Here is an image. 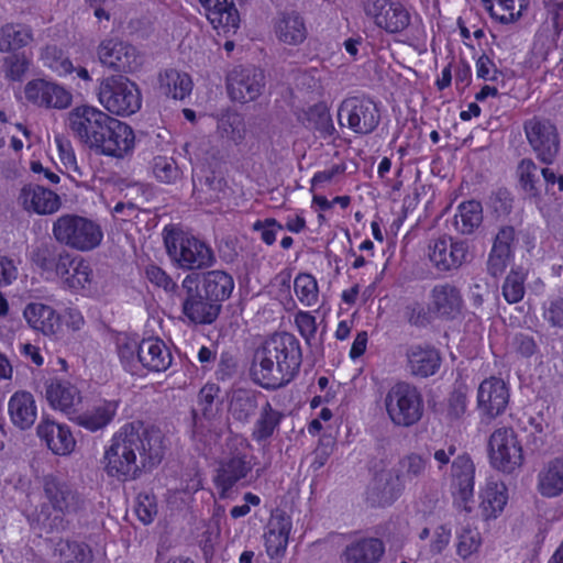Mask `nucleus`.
<instances>
[{"instance_id":"obj_9","label":"nucleus","mask_w":563,"mask_h":563,"mask_svg":"<svg viewBox=\"0 0 563 563\" xmlns=\"http://www.w3.org/2000/svg\"><path fill=\"white\" fill-rule=\"evenodd\" d=\"M176 296L180 301L181 312L192 323L210 324L221 311V305L201 290L198 273L185 276Z\"/></svg>"},{"instance_id":"obj_32","label":"nucleus","mask_w":563,"mask_h":563,"mask_svg":"<svg viewBox=\"0 0 563 563\" xmlns=\"http://www.w3.org/2000/svg\"><path fill=\"white\" fill-rule=\"evenodd\" d=\"M206 11V16L216 30L230 32L239 26L238 10L228 0H199Z\"/></svg>"},{"instance_id":"obj_46","label":"nucleus","mask_w":563,"mask_h":563,"mask_svg":"<svg viewBox=\"0 0 563 563\" xmlns=\"http://www.w3.org/2000/svg\"><path fill=\"white\" fill-rule=\"evenodd\" d=\"M92 271L81 257L74 255V263L68 274L60 276L64 285L73 290L85 288L91 282Z\"/></svg>"},{"instance_id":"obj_5","label":"nucleus","mask_w":563,"mask_h":563,"mask_svg":"<svg viewBox=\"0 0 563 563\" xmlns=\"http://www.w3.org/2000/svg\"><path fill=\"white\" fill-rule=\"evenodd\" d=\"M164 245L170 262L183 271H202L217 262L212 247L203 240L177 227L163 231Z\"/></svg>"},{"instance_id":"obj_11","label":"nucleus","mask_w":563,"mask_h":563,"mask_svg":"<svg viewBox=\"0 0 563 563\" xmlns=\"http://www.w3.org/2000/svg\"><path fill=\"white\" fill-rule=\"evenodd\" d=\"M379 111L376 103L365 97L344 99L338 110V121L341 126H347L356 134H368L379 123Z\"/></svg>"},{"instance_id":"obj_21","label":"nucleus","mask_w":563,"mask_h":563,"mask_svg":"<svg viewBox=\"0 0 563 563\" xmlns=\"http://www.w3.org/2000/svg\"><path fill=\"white\" fill-rule=\"evenodd\" d=\"M509 402V390L506 383L497 377H490L479 384L477 390V407L489 418L501 415Z\"/></svg>"},{"instance_id":"obj_40","label":"nucleus","mask_w":563,"mask_h":563,"mask_svg":"<svg viewBox=\"0 0 563 563\" xmlns=\"http://www.w3.org/2000/svg\"><path fill=\"white\" fill-rule=\"evenodd\" d=\"M33 40V31L29 25L7 23L0 27V52L18 51L29 45Z\"/></svg>"},{"instance_id":"obj_31","label":"nucleus","mask_w":563,"mask_h":563,"mask_svg":"<svg viewBox=\"0 0 563 563\" xmlns=\"http://www.w3.org/2000/svg\"><path fill=\"white\" fill-rule=\"evenodd\" d=\"M8 411L11 422L20 430L30 429L37 418L35 399L29 391L14 393L9 400Z\"/></svg>"},{"instance_id":"obj_51","label":"nucleus","mask_w":563,"mask_h":563,"mask_svg":"<svg viewBox=\"0 0 563 563\" xmlns=\"http://www.w3.org/2000/svg\"><path fill=\"white\" fill-rule=\"evenodd\" d=\"M153 173L157 180L165 184H175L181 176V172L173 158L156 157L153 164Z\"/></svg>"},{"instance_id":"obj_22","label":"nucleus","mask_w":563,"mask_h":563,"mask_svg":"<svg viewBox=\"0 0 563 563\" xmlns=\"http://www.w3.org/2000/svg\"><path fill=\"white\" fill-rule=\"evenodd\" d=\"M405 484L396 470L377 471L367 490L373 505L385 506L394 503L402 493Z\"/></svg>"},{"instance_id":"obj_14","label":"nucleus","mask_w":563,"mask_h":563,"mask_svg":"<svg viewBox=\"0 0 563 563\" xmlns=\"http://www.w3.org/2000/svg\"><path fill=\"white\" fill-rule=\"evenodd\" d=\"M428 256L437 271H456L470 261V244L444 234L429 242Z\"/></svg>"},{"instance_id":"obj_48","label":"nucleus","mask_w":563,"mask_h":563,"mask_svg":"<svg viewBox=\"0 0 563 563\" xmlns=\"http://www.w3.org/2000/svg\"><path fill=\"white\" fill-rule=\"evenodd\" d=\"M294 290L299 301L306 306L311 307L318 302V284L316 278L310 274H299L294 280Z\"/></svg>"},{"instance_id":"obj_53","label":"nucleus","mask_w":563,"mask_h":563,"mask_svg":"<svg viewBox=\"0 0 563 563\" xmlns=\"http://www.w3.org/2000/svg\"><path fill=\"white\" fill-rule=\"evenodd\" d=\"M309 122L323 139L331 137L335 133L330 112L324 107H314L309 112Z\"/></svg>"},{"instance_id":"obj_56","label":"nucleus","mask_w":563,"mask_h":563,"mask_svg":"<svg viewBox=\"0 0 563 563\" xmlns=\"http://www.w3.org/2000/svg\"><path fill=\"white\" fill-rule=\"evenodd\" d=\"M44 59L45 65L58 76L71 74L75 70L69 58L63 56L62 52H59L55 46L46 47Z\"/></svg>"},{"instance_id":"obj_44","label":"nucleus","mask_w":563,"mask_h":563,"mask_svg":"<svg viewBox=\"0 0 563 563\" xmlns=\"http://www.w3.org/2000/svg\"><path fill=\"white\" fill-rule=\"evenodd\" d=\"M492 16L501 23H510L518 20L527 8V0H482Z\"/></svg>"},{"instance_id":"obj_17","label":"nucleus","mask_w":563,"mask_h":563,"mask_svg":"<svg viewBox=\"0 0 563 563\" xmlns=\"http://www.w3.org/2000/svg\"><path fill=\"white\" fill-rule=\"evenodd\" d=\"M264 73L254 66H236L228 76L230 97L240 102L255 100L264 88Z\"/></svg>"},{"instance_id":"obj_15","label":"nucleus","mask_w":563,"mask_h":563,"mask_svg":"<svg viewBox=\"0 0 563 563\" xmlns=\"http://www.w3.org/2000/svg\"><path fill=\"white\" fill-rule=\"evenodd\" d=\"M492 465L505 473H511L522 463V449L512 428L500 427L489 438Z\"/></svg>"},{"instance_id":"obj_12","label":"nucleus","mask_w":563,"mask_h":563,"mask_svg":"<svg viewBox=\"0 0 563 563\" xmlns=\"http://www.w3.org/2000/svg\"><path fill=\"white\" fill-rule=\"evenodd\" d=\"M134 146V133L126 123L109 117L90 151L96 154L122 158Z\"/></svg>"},{"instance_id":"obj_54","label":"nucleus","mask_w":563,"mask_h":563,"mask_svg":"<svg viewBox=\"0 0 563 563\" xmlns=\"http://www.w3.org/2000/svg\"><path fill=\"white\" fill-rule=\"evenodd\" d=\"M219 391L214 384L205 385L198 394V408L195 410L203 415L219 416V408L214 402Z\"/></svg>"},{"instance_id":"obj_55","label":"nucleus","mask_w":563,"mask_h":563,"mask_svg":"<svg viewBox=\"0 0 563 563\" xmlns=\"http://www.w3.org/2000/svg\"><path fill=\"white\" fill-rule=\"evenodd\" d=\"M467 408V396L463 387L455 388L448 398L446 418L451 421L461 420Z\"/></svg>"},{"instance_id":"obj_35","label":"nucleus","mask_w":563,"mask_h":563,"mask_svg":"<svg viewBox=\"0 0 563 563\" xmlns=\"http://www.w3.org/2000/svg\"><path fill=\"white\" fill-rule=\"evenodd\" d=\"M118 410V401L99 400L91 408L78 415L75 421L78 426L96 432L104 429L114 419Z\"/></svg>"},{"instance_id":"obj_10","label":"nucleus","mask_w":563,"mask_h":563,"mask_svg":"<svg viewBox=\"0 0 563 563\" xmlns=\"http://www.w3.org/2000/svg\"><path fill=\"white\" fill-rule=\"evenodd\" d=\"M523 130L539 162L544 165L553 164L561 150L556 126L549 119L534 117L525 122Z\"/></svg>"},{"instance_id":"obj_42","label":"nucleus","mask_w":563,"mask_h":563,"mask_svg":"<svg viewBox=\"0 0 563 563\" xmlns=\"http://www.w3.org/2000/svg\"><path fill=\"white\" fill-rule=\"evenodd\" d=\"M46 399L53 408L68 412L79 401V394L68 382L54 380L46 387Z\"/></svg>"},{"instance_id":"obj_58","label":"nucleus","mask_w":563,"mask_h":563,"mask_svg":"<svg viewBox=\"0 0 563 563\" xmlns=\"http://www.w3.org/2000/svg\"><path fill=\"white\" fill-rule=\"evenodd\" d=\"M219 416H209L192 410V434L200 440L207 439L218 427Z\"/></svg>"},{"instance_id":"obj_41","label":"nucleus","mask_w":563,"mask_h":563,"mask_svg":"<svg viewBox=\"0 0 563 563\" xmlns=\"http://www.w3.org/2000/svg\"><path fill=\"white\" fill-rule=\"evenodd\" d=\"M191 88V78L186 73L167 69L159 76V89L166 97L183 100L190 93Z\"/></svg>"},{"instance_id":"obj_61","label":"nucleus","mask_w":563,"mask_h":563,"mask_svg":"<svg viewBox=\"0 0 563 563\" xmlns=\"http://www.w3.org/2000/svg\"><path fill=\"white\" fill-rule=\"evenodd\" d=\"M58 246L53 243H42L36 246L31 253V262L42 273H46L47 268L54 260V255L57 252Z\"/></svg>"},{"instance_id":"obj_6","label":"nucleus","mask_w":563,"mask_h":563,"mask_svg":"<svg viewBox=\"0 0 563 563\" xmlns=\"http://www.w3.org/2000/svg\"><path fill=\"white\" fill-rule=\"evenodd\" d=\"M52 234L60 245L79 252L97 249L103 239V231L98 222L76 213L59 216L53 222Z\"/></svg>"},{"instance_id":"obj_60","label":"nucleus","mask_w":563,"mask_h":563,"mask_svg":"<svg viewBox=\"0 0 563 563\" xmlns=\"http://www.w3.org/2000/svg\"><path fill=\"white\" fill-rule=\"evenodd\" d=\"M29 60L24 55H10L3 60L5 77L13 81H20L29 69Z\"/></svg>"},{"instance_id":"obj_47","label":"nucleus","mask_w":563,"mask_h":563,"mask_svg":"<svg viewBox=\"0 0 563 563\" xmlns=\"http://www.w3.org/2000/svg\"><path fill=\"white\" fill-rule=\"evenodd\" d=\"M482 542V536L476 528L468 525L462 527L456 534V554L466 560L479 550Z\"/></svg>"},{"instance_id":"obj_34","label":"nucleus","mask_w":563,"mask_h":563,"mask_svg":"<svg viewBox=\"0 0 563 563\" xmlns=\"http://www.w3.org/2000/svg\"><path fill=\"white\" fill-rule=\"evenodd\" d=\"M291 520L285 514L273 515L265 533L266 552L271 558L283 554L287 548Z\"/></svg>"},{"instance_id":"obj_1","label":"nucleus","mask_w":563,"mask_h":563,"mask_svg":"<svg viewBox=\"0 0 563 563\" xmlns=\"http://www.w3.org/2000/svg\"><path fill=\"white\" fill-rule=\"evenodd\" d=\"M164 455L163 435L141 421L122 426L111 438L103 454V470L108 476L128 482L157 465Z\"/></svg>"},{"instance_id":"obj_37","label":"nucleus","mask_w":563,"mask_h":563,"mask_svg":"<svg viewBox=\"0 0 563 563\" xmlns=\"http://www.w3.org/2000/svg\"><path fill=\"white\" fill-rule=\"evenodd\" d=\"M538 490L544 497L563 493V457L549 461L538 474Z\"/></svg>"},{"instance_id":"obj_16","label":"nucleus","mask_w":563,"mask_h":563,"mask_svg":"<svg viewBox=\"0 0 563 563\" xmlns=\"http://www.w3.org/2000/svg\"><path fill=\"white\" fill-rule=\"evenodd\" d=\"M363 8L366 16L372 19L376 26L389 34L400 33L410 25V13L399 2L364 0Z\"/></svg>"},{"instance_id":"obj_36","label":"nucleus","mask_w":563,"mask_h":563,"mask_svg":"<svg viewBox=\"0 0 563 563\" xmlns=\"http://www.w3.org/2000/svg\"><path fill=\"white\" fill-rule=\"evenodd\" d=\"M284 413L275 409L268 400L260 407L258 415L253 423L251 437L257 443L269 441L278 431Z\"/></svg>"},{"instance_id":"obj_50","label":"nucleus","mask_w":563,"mask_h":563,"mask_svg":"<svg viewBox=\"0 0 563 563\" xmlns=\"http://www.w3.org/2000/svg\"><path fill=\"white\" fill-rule=\"evenodd\" d=\"M427 462L421 455L411 453L399 460L398 472L401 476L402 483L411 482L420 477L426 471Z\"/></svg>"},{"instance_id":"obj_20","label":"nucleus","mask_w":563,"mask_h":563,"mask_svg":"<svg viewBox=\"0 0 563 563\" xmlns=\"http://www.w3.org/2000/svg\"><path fill=\"white\" fill-rule=\"evenodd\" d=\"M25 99L38 107L66 109L73 96L64 87L45 79H33L24 87Z\"/></svg>"},{"instance_id":"obj_43","label":"nucleus","mask_w":563,"mask_h":563,"mask_svg":"<svg viewBox=\"0 0 563 563\" xmlns=\"http://www.w3.org/2000/svg\"><path fill=\"white\" fill-rule=\"evenodd\" d=\"M516 174L519 185L529 198H537L541 194V168L532 158H522L517 166Z\"/></svg>"},{"instance_id":"obj_57","label":"nucleus","mask_w":563,"mask_h":563,"mask_svg":"<svg viewBox=\"0 0 563 563\" xmlns=\"http://www.w3.org/2000/svg\"><path fill=\"white\" fill-rule=\"evenodd\" d=\"M144 274L148 282L157 287H162L166 292L176 296L179 290L180 286H178L165 271L156 265H147Z\"/></svg>"},{"instance_id":"obj_2","label":"nucleus","mask_w":563,"mask_h":563,"mask_svg":"<svg viewBox=\"0 0 563 563\" xmlns=\"http://www.w3.org/2000/svg\"><path fill=\"white\" fill-rule=\"evenodd\" d=\"M301 362L299 340L291 333L277 332L255 349L250 375L261 387L278 389L295 378Z\"/></svg>"},{"instance_id":"obj_27","label":"nucleus","mask_w":563,"mask_h":563,"mask_svg":"<svg viewBox=\"0 0 563 563\" xmlns=\"http://www.w3.org/2000/svg\"><path fill=\"white\" fill-rule=\"evenodd\" d=\"M407 366L413 376L434 375L441 365L439 351L429 344H412L406 351Z\"/></svg>"},{"instance_id":"obj_24","label":"nucleus","mask_w":563,"mask_h":563,"mask_svg":"<svg viewBox=\"0 0 563 563\" xmlns=\"http://www.w3.org/2000/svg\"><path fill=\"white\" fill-rule=\"evenodd\" d=\"M475 467L467 455L457 456L452 463V488L456 501L464 510L471 511L470 500L474 492Z\"/></svg>"},{"instance_id":"obj_64","label":"nucleus","mask_w":563,"mask_h":563,"mask_svg":"<svg viewBox=\"0 0 563 563\" xmlns=\"http://www.w3.org/2000/svg\"><path fill=\"white\" fill-rule=\"evenodd\" d=\"M295 323L306 343L311 345L317 332L316 318L310 312L299 311L295 316Z\"/></svg>"},{"instance_id":"obj_49","label":"nucleus","mask_w":563,"mask_h":563,"mask_svg":"<svg viewBox=\"0 0 563 563\" xmlns=\"http://www.w3.org/2000/svg\"><path fill=\"white\" fill-rule=\"evenodd\" d=\"M526 274L521 269H511L503 285V295L509 303L519 302L525 295Z\"/></svg>"},{"instance_id":"obj_52","label":"nucleus","mask_w":563,"mask_h":563,"mask_svg":"<svg viewBox=\"0 0 563 563\" xmlns=\"http://www.w3.org/2000/svg\"><path fill=\"white\" fill-rule=\"evenodd\" d=\"M218 129L222 136L235 143L240 142L244 136L243 119L236 113L223 115L219 120Z\"/></svg>"},{"instance_id":"obj_63","label":"nucleus","mask_w":563,"mask_h":563,"mask_svg":"<svg viewBox=\"0 0 563 563\" xmlns=\"http://www.w3.org/2000/svg\"><path fill=\"white\" fill-rule=\"evenodd\" d=\"M57 141L59 156L65 168L68 170L73 179L82 177L84 173L77 164L76 156L71 145L68 142Z\"/></svg>"},{"instance_id":"obj_59","label":"nucleus","mask_w":563,"mask_h":563,"mask_svg":"<svg viewBox=\"0 0 563 563\" xmlns=\"http://www.w3.org/2000/svg\"><path fill=\"white\" fill-rule=\"evenodd\" d=\"M543 319L552 328H563V297L553 296L548 298L543 303Z\"/></svg>"},{"instance_id":"obj_33","label":"nucleus","mask_w":563,"mask_h":563,"mask_svg":"<svg viewBox=\"0 0 563 563\" xmlns=\"http://www.w3.org/2000/svg\"><path fill=\"white\" fill-rule=\"evenodd\" d=\"M199 285L214 302L220 303L230 298L234 289L233 277L220 269L209 271L202 274L198 273Z\"/></svg>"},{"instance_id":"obj_30","label":"nucleus","mask_w":563,"mask_h":563,"mask_svg":"<svg viewBox=\"0 0 563 563\" xmlns=\"http://www.w3.org/2000/svg\"><path fill=\"white\" fill-rule=\"evenodd\" d=\"M479 511L485 520L497 518L504 510L507 500V488L503 482L488 479L479 492Z\"/></svg>"},{"instance_id":"obj_13","label":"nucleus","mask_w":563,"mask_h":563,"mask_svg":"<svg viewBox=\"0 0 563 563\" xmlns=\"http://www.w3.org/2000/svg\"><path fill=\"white\" fill-rule=\"evenodd\" d=\"M109 113L89 104L77 106L68 112L66 124L70 133L87 148L91 150Z\"/></svg>"},{"instance_id":"obj_4","label":"nucleus","mask_w":563,"mask_h":563,"mask_svg":"<svg viewBox=\"0 0 563 563\" xmlns=\"http://www.w3.org/2000/svg\"><path fill=\"white\" fill-rule=\"evenodd\" d=\"M251 448L247 439L241 434H232L227 439L224 455L212 478L220 499H232L241 487L249 485L254 466Z\"/></svg>"},{"instance_id":"obj_3","label":"nucleus","mask_w":563,"mask_h":563,"mask_svg":"<svg viewBox=\"0 0 563 563\" xmlns=\"http://www.w3.org/2000/svg\"><path fill=\"white\" fill-rule=\"evenodd\" d=\"M42 487L46 503L33 515L31 525L45 533L66 530L69 525L67 516L84 507L82 496L68 481L54 474L43 477Z\"/></svg>"},{"instance_id":"obj_39","label":"nucleus","mask_w":563,"mask_h":563,"mask_svg":"<svg viewBox=\"0 0 563 563\" xmlns=\"http://www.w3.org/2000/svg\"><path fill=\"white\" fill-rule=\"evenodd\" d=\"M483 223V207L476 200L462 202L457 207L453 225L463 235L473 234Z\"/></svg>"},{"instance_id":"obj_25","label":"nucleus","mask_w":563,"mask_h":563,"mask_svg":"<svg viewBox=\"0 0 563 563\" xmlns=\"http://www.w3.org/2000/svg\"><path fill=\"white\" fill-rule=\"evenodd\" d=\"M431 306L438 317L445 320L457 318L463 308V297L460 288L452 283L435 285L431 290Z\"/></svg>"},{"instance_id":"obj_8","label":"nucleus","mask_w":563,"mask_h":563,"mask_svg":"<svg viewBox=\"0 0 563 563\" xmlns=\"http://www.w3.org/2000/svg\"><path fill=\"white\" fill-rule=\"evenodd\" d=\"M384 404L389 419L397 427H412L423 416L421 393L416 386L406 382H399L390 387Z\"/></svg>"},{"instance_id":"obj_28","label":"nucleus","mask_w":563,"mask_h":563,"mask_svg":"<svg viewBox=\"0 0 563 563\" xmlns=\"http://www.w3.org/2000/svg\"><path fill=\"white\" fill-rule=\"evenodd\" d=\"M274 33L280 43L298 46L306 41L308 29L301 14L296 11H289L277 15L274 23Z\"/></svg>"},{"instance_id":"obj_7","label":"nucleus","mask_w":563,"mask_h":563,"mask_svg":"<svg viewBox=\"0 0 563 563\" xmlns=\"http://www.w3.org/2000/svg\"><path fill=\"white\" fill-rule=\"evenodd\" d=\"M98 100L113 114L128 117L140 110L141 92L135 82L122 75L103 78L98 87Z\"/></svg>"},{"instance_id":"obj_45","label":"nucleus","mask_w":563,"mask_h":563,"mask_svg":"<svg viewBox=\"0 0 563 563\" xmlns=\"http://www.w3.org/2000/svg\"><path fill=\"white\" fill-rule=\"evenodd\" d=\"M257 408V397L246 390L236 391L230 406L232 417L240 422H249Z\"/></svg>"},{"instance_id":"obj_62","label":"nucleus","mask_w":563,"mask_h":563,"mask_svg":"<svg viewBox=\"0 0 563 563\" xmlns=\"http://www.w3.org/2000/svg\"><path fill=\"white\" fill-rule=\"evenodd\" d=\"M52 264L47 268L46 274H52L60 278L68 274L74 263V255L66 249L58 246L57 252L53 256Z\"/></svg>"},{"instance_id":"obj_19","label":"nucleus","mask_w":563,"mask_h":563,"mask_svg":"<svg viewBox=\"0 0 563 563\" xmlns=\"http://www.w3.org/2000/svg\"><path fill=\"white\" fill-rule=\"evenodd\" d=\"M134 352L140 363L148 371L165 372L172 365V353L158 338L144 339L135 347L126 344L121 347L120 355L125 358L128 354L133 355Z\"/></svg>"},{"instance_id":"obj_38","label":"nucleus","mask_w":563,"mask_h":563,"mask_svg":"<svg viewBox=\"0 0 563 563\" xmlns=\"http://www.w3.org/2000/svg\"><path fill=\"white\" fill-rule=\"evenodd\" d=\"M27 323L37 331L48 335L56 332L59 327V317L55 310L40 302L29 303L23 312Z\"/></svg>"},{"instance_id":"obj_23","label":"nucleus","mask_w":563,"mask_h":563,"mask_svg":"<svg viewBox=\"0 0 563 563\" xmlns=\"http://www.w3.org/2000/svg\"><path fill=\"white\" fill-rule=\"evenodd\" d=\"M36 433L56 455H68L75 449L76 440L66 424L43 418L36 427Z\"/></svg>"},{"instance_id":"obj_18","label":"nucleus","mask_w":563,"mask_h":563,"mask_svg":"<svg viewBox=\"0 0 563 563\" xmlns=\"http://www.w3.org/2000/svg\"><path fill=\"white\" fill-rule=\"evenodd\" d=\"M98 57L101 64L118 71L131 73L141 66V57L131 44L109 38L98 46Z\"/></svg>"},{"instance_id":"obj_26","label":"nucleus","mask_w":563,"mask_h":563,"mask_svg":"<svg viewBox=\"0 0 563 563\" xmlns=\"http://www.w3.org/2000/svg\"><path fill=\"white\" fill-rule=\"evenodd\" d=\"M18 200L26 211H33L37 214L55 213L62 205L57 194L38 185L24 186Z\"/></svg>"},{"instance_id":"obj_29","label":"nucleus","mask_w":563,"mask_h":563,"mask_svg":"<svg viewBox=\"0 0 563 563\" xmlns=\"http://www.w3.org/2000/svg\"><path fill=\"white\" fill-rule=\"evenodd\" d=\"M385 544L378 538H361L349 543L341 553L342 563H378Z\"/></svg>"}]
</instances>
